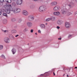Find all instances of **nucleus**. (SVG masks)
Returning <instances> with one entry per match:
<instances>
[{
	"label": "nucleus",
	"instance_id": "obj_17",
	"mask_svg": "<svg viewBox=\"0 0 77 77\" xmlns=\"http://www.w3.org/2000/svg\"><path fill=\"white\" fill-rule=\"evenodd\" d=\"M11 21L12 22H15L16 21V19L14 17H12L11 19Z\"/></svg>",
	"mask_w": 77,
	"mask_h": 77
},
{
	"label": "nucleus",
	"instance_id": "obj_54",
	"mask_svg": "<svg viewBox=\"0 0 77 77\" xmlns=\"http://www.w3.org/2000/svg\"><path fill=\"white\" fill-rule=\"evenodd\" d=\"M28 45H29V44H28Z\"/></svg>",
	"mask_w": 77,
	"mask_h": 77
},
{
	"label": "nucleus",
	"instance_id": "obj_50",
	"mask_svg": "<svg viewBox=\"0 0 77 77\" xmlns=\"http://www.w3.org/2000/svg\"><path fill=\"white\" fill-rule=\"evenodd\" d=\"M65 75V74H64L63 75V76H64Z\"/></svg>",
	"mask_w": 77,
	"mask_h": 77
},
{
	"label": "nucleus",
	"instance_id": "obj_9",
	"mask_svg": "<svg viewBox=\"0 0 77 77\" xmlns=\"http://www.w3.org/2000/svg\"><path fill=\"white\" fill-rule=\"evenodd\" d=\"M22 2H23V1L22 0H17V5H21V3H22Z\"/></svg>",
	"mask_w": 77,
	"mask_h": 77
},
{
	"label": "nucleus",
	"instance_id": "obj_24",
	"mask_svg": "<svg viewBox=\"0 0 77 77\" xmlns=\"http://www.w3.org/2000/svg\"><path fill=\"white\" fill-rule=\"evenodd\" d=\"M7 20H3V23L4 24H7Z\"/></svg>",
	"mask_w": 77,
	"mask_h": 77
},
{
	"label": "nucleus",
	"instance_id": "obj_39",
	"mask_svg": "<svg viewBox=\"0 0 77 77\" xmlns=\"http://www.w3.org/2000/svg\"><path fill=\"white\" fill-rule=\"evenodd\" d=\"M57 29H60V27L59 26H57Z\"/></svg>",
	"mask_w": 77,
	"mask_h": 77
},
{
	"label": "nucleus",
	"instance_id": "obj_33",
	"mask_svg": "<svg viewBox=\"0 0 77 77\" xmlns=\"http://www.w3.org/2000/svg\"><path fill=\"white\" fill-rule=\"evenodd\" d=\"M2 32H4V33H6V32H7V30H2Z\"/></svg>",
	"mask_w": 77,
	"mask_h": 77
},
{
	"label": "nucleus",
	"instance_id": "obj_3",
	"mask_svg": "<svg viewBox=\"0 0 77 77\" xmlns=\"http://www.w3.org/2000/svg\"><path fill=\"white\" fill-rule=\"evenodd\" d=\"M65 27L66 28H70L71 27V24L69 23L66 22L65 23Z\"/></svg>",
	"mask_w": 77,
	"mask_h": 77
},
{
	"label": "nucleus",
	"instance_id": "obj_22",
	"mask_svg": "<svg viewBox=\"0 0 77 77\" xmlns=\"http://www.w3.org/2000/svg\"><path fill=\"white\" fill-rule=\"evenodd\" d=\"M16 10L17 13H18V12H21V9L20 8H17Z\"/></svg>",
	"mask_w": 77,
	"mask_h": 77
},
{
	"label": "nucleus",
	"instance_id": "obj_29",
	"mask_svg": "<svg viewBox=\"0 0 77 77\" xmlns=\"http://www.w3.org/2000/svg\"><path fill=\"white\" fill-rule=\"evenodd\" d=\"M3 15H4V16H5V17H8V15H7V14L5 13H3Z\"/></svg>",
	"mask_w": 77,
	"mask_h": 77
},
{
	"label": "nucleus",
	"instance_id": "obj_42",
	"mask_svg": "<svg viewBox=\"0 0 77 77\" xmlns=\"http://www.w3.org/2000/svg\"><path fill=\"white\" fill-rule=\"evenodd\" d=\"M19 36V35H16L15 36V37H16V38H17V36Z\"/></svg>",
	"mask_w": 77,
	"mask_h": 77
},
{
	"label": "nucleus",
	"instance_id": "obj_46",
	"mask_svg": "<svg viewBox=\"0 0 77 77\" xmlns=\"http://www.w3.org/2000/svg\"><path fill=\"white\" fill-rule=\"evenodd\" d=\"M75 14H77V11H76V12H75Z\"/></svg>",
	"mask_w": 77,
	"mask_h": 77
},
{
	"label": "nucleus",
	"instance_id": "obj_4",
	"mask_svg": "<svg viewBox=\"0 0 77 77\" xmlns=\"http://www.w3.org/2000/svg\"><path fill=\"white\" fill-rule=\"evenodd\" d=\"M32 23L31 22H28L27 23V26L29 27H32Z\"/></svg>",
	"mask_w": 77,
	"mask_h": 77
},
{
	"label": "nucleus",
	"instance_id": "obj_38",
	"mask_svg": "<svg viewBox=\"0 0 77 77\" xmlns=\"http://www.w3.org/2000/svg\"><path fill=\"white\" fill-rule=\"evenodd\" d=\"M72 36V35H69L68 36L69 38H70V37H71Z\"/></svg>",
	"mask_w": 77,
	"mask_h": 77
},
{
	"label": "nucleus",
	"instance_id": "obj_32",
	"mask_svg": "<svg viewBox=\"0 0 77 77\" xmlns=\"http://www.w3.org/2000/svg\"><path fill=\"white\" fill-rule=\"evenodd\" d=\"M1 57H3L4 59H5V57L3 55H2L1 56Z\"/></svg>",
	"mask_w": 77,
	"mask_h": 77
},
{
	"label": "nucleus",
	"instance_id": "obj_13",
	"mask_svg": "<svg viewBox=\"0 0 77 77\" xmlns=\"http://www.w3.org/2000/svg\"><path fill=\"white\" fill-rule=\"evenodd\" d=\"M40 27H41L42 29H45V25H44V24H42L40 25Z\"/></svg>",
	"mask_w": 77,
	"mask_h": 77
},
{
	"label": "nucleus",
	"instance_id": "obj_19",
	"mask_svg": "<svg viewBox=\"0 0 77 77\" xmlns=\"http://www.w3.org/2000/svg\"><path fill=\"white\" fill-rule=\"evenodd\" d=\"M46 74L45 73L43 74H42L40 75L39 76H38V77H45L46 75Z\"/></svg>",
	"mask_w": 77,
	"mask_h": 77
},
{
	"label": "nucleus",
	"instance_id": "obj_31",
	"mask_svg": "<svg viewBox=\"0 0 77 77\" xmlns=\"http://www.w3.org/2000/svg\"><path fill=\"white\" fill-rule=\"evenodd\" d=\"M71 14H71V13L69 12V13H67V16H69V15H71Z\"/></svg>",
	"mask_w": 77,
	"mask_h": 77
},
{
	"label": "nucleus",
	"instance_id": "obj_51",
	"mask_svg": "<svg viewBox=\"0 0 77 77\" xmlns=\"http://www.w3.org/2000/svg\"><path fill=\"white\" fill-rule=\"evenodd\" d=\"M47 23H46V24H46V25H47Z\"/></svg>",
	"mask_w": 77,
	"mask_h": 77
},
{
	"label": "nucleus",
	"instance_id": "obj_11",
	"mask_svg": "<svg viewBox=\"0 0 77 77\" xmlns=\"http://www.w3.org/2000/svg\"><path fill=\"white\" fill-rule=\"evenodd\" d=\"M23 15H28V12L26 11H23Z\"/></svg>",
	"mask_w": 77,
	"mask_h": 77
},
{
	"label": "nucleus",
	"instance_id": "obj_26",
	"mask_svg": "<svg viewBox=\"0 0 77 77\" xmlns=\"http://www.w3.org/2000/svg\"><path fill=\"white\" fill-rule=\"evenodd\" d=\"M3 48V45H0V50H2Z\"/></svg>",
	"mask_w": 77,
	"mask_h": 77
},
{
	"label": "nucleus",
	"instance_id": "obj_5",
	"mask_svg": "<svg viewBox=\"0 0 77 77\" xmlns=\"http://www.w3.org/2000/svg\"><path fill=\"white\" fill-rule=\"evenodd\" d=\"M4 41L6 43H9L10 39L8 38H6L4 39Z\"/></svg>",
	"mask_w": 77,
	"mask_h": 77
},
{
	"label": "nucleus",
	"instance_id": "obj_28",
	"mask_svg": "<svg viewBox=\"0 0 77 77\" xmlns=\"http://www.w3.org/2000/svg\"><path fill=\"white\" fill-rule=\"evenodd\" d=\"M27 31V28H25L23 31V32H26Z\"/></svg>",
	"mask_w": 77,
	"mask_h": 77
},
{
	"label": "nucleus",
	"instance_id": "obj_14",
	"mask_svg": "<svg viewBox=\"0 0 77 77\" xmlns=\"http://www.w3.org/2000/svg\"><path fill=\"white\" fill-rule=\"evenodd\" d=\"M57 24H58V25H61L62 24V21L60 20H58L57 21Z\"/></svg>",
	"mask_w": 77,
	"mask_h": 77
},
{
	"label": "nucleus",
	"instance_id": "obj_27",
	"mask_svg": "<svg viewBox=\"0 0 77 77\" xmlns=\"http://www.w3.org/2000/svg\"><path fill=\"white\" fill-rule=\"evenodd\" d=\"M51 20V18H48L47 19H46L45 20L46 21H49Z\"/></svg>",
	"mask_w": 77,
	"mask_h": 77
},
{
	"label": "nucleus",
	"instance_id": "obj_10",
	"mask_svg": "<svg viewBox=\"0 0 77 77\" xmlns=\"http://www.w3.org/2000/svg\"><path fill=\"white\" fill-rule=\"evenodd\" d=\"M5 12L7 14H10V15H12V14H11V13L10 11V10L8 9H6L5 10Z\"/></svg>",
	"mask_w": 77,
	"mask_h": 77
},
{
	"label": "nucleus",
	"instance_id": "obj_21",
	"mask_svg": "<svg viewBox=\"0 0 77 77\" xmlns=\"http://www.w3.org/2000/svg\"><path fill=\"white\" fill-rule=\"evenodd\" d=\"M11 11H13V12L14 13V14H17V9H16L15 10H13V8L12 9V10Z\"/></svg>",
	"mask_w": 77,
	"mask_h": 77
},
{
	"label": "nucleus",
	"instance_id": "obj_53",
	"mask_svg": "<svg viewBox=\"0 0 77 77\" xmlns=\"http://www.w3.org/2000/svg\"><path fill=\"white\" fill-rule=\"evenodd\" d=\"M67 77H69V76H68V75H67Z\"/></svg>",
	"mask_w": 77,
	"mask_h": 77
},
{
	"label": "nucleus",
	"instance_id": "obj_2",
	"mask_svg": "<svg viewBox=\"0 0 77 77\" xmlns=\"http://www.w3.org/2000/svg\"><path fill=\"white\" fill-rule=\"evenodd\" d=\"M39 10L40 12H44V11H45V8H44V7H40L39 8Z\"/></svg>",
	"mask_w": 77,
	"mask_h": 77
},
{
	"label": "nucleus",
	"instance_id": "obj_16",
	"mask_svg": "<svg viewBox=\"0 0 77 77\" xmlns=\"http://www.w3.org/2000/svg\"><path fill=\"white\" fill-rule=\"evenodd\" d=\"M12 52L13 53V54H15V53H16V49H15L13 48L12 50Z\"/></svg>",
	"mask_w": 77,
	"mask_h": 77
},
{
	"label": "nucleus",
	"instance_id": "obj_44",
	"mask_svg": "<svg viewBox=\"0 0 77 77\" xmlns=\"http://www.w3.org/2000/svg\"><path fill=\"white\" fill-rule=\"evenodd\" d=\"M53 75H55V73H54V72H53Z\"/></svg>",
	"mask_w": 77,
	"mask_h": 77
},
{
	"label": "nucleus",
	"instance_id": "obj_25",
	"mask_svg": "<svg viewBox=\"0 0 77 77\" xmlns=\"http://www.w3.org/2000/svg\"><path fill=\"white\" fill-rule=\"evenodd\" d=\"M12 32L13 33H17V31L15 30H14L12 31Z\"/></svg>",
	"mask_w": 77,
	"mask_h": 77
},
{
	"label": "nucleus",
	"instance_id": "obj_18",
	"mask_svg": "<svg viewBox=\"0 0 77 77\" xmlns=\"http://www.w3.org/2000/svg\"><path fill=\"white\" fill-rule=\"evenodd\" d=\"M8 36L9 38H11L12 39H14V37L13 36V35L11 34H10L8 35Z\"/></svg>",
	"mask_w": 77,
	"mask_h": 77
},
{
	"label": "nucleus",
	"instance_id": "obj_1",
	"mask_svg": "<svg viewBox=\"0 0 77 77\" xmlns=\"http://www.w3.org/2000/svg\"><path fill=\"white\" fill-rule=\"evenodd\" d=\"M5 8L6 9H8L10 11H12L13 8L11 5H5L4 6Z\"/></svg>",
	"mask_w": 77,
	"mask_h": 77
},
{
	"label": "nucleus",
	"instance_id": "obj_40",
	"mask_svg": "<svg viewBox=\"0 0 77 77\" xmlns=\"http://www.w3.org/2000/svg\"><path fill=\"white\" fill-rule=\"evenodd\" d=\"M69 6H70V7H72V6H71V4H69Z\"/></svg>",
	"mask_w": 77,
	"mask_h": 77
},
{
	"label": "nucleus",
	"instance_id": "obj_23",
	"mask_svg": "<svg viewBox=\"0 0 77 77\" xmlns=\"http://www.w3.org/2000/svg\"><path fill=\"white\" fill-rule=\"evenodd\" d=\"M5 0V2H7V3H11V0Z\"/></svg>",
	"mask_w": 77,
	"mask_h": 77
},
{
	"label": "nucleus",
	"instance_id": "obj_35",
	"mask_svg": "<svg viewBox=\"0 0 77 77\" xmlns=\"http://www.w3.org/2000/svg\"><path fill=\"white\" fill-rule=\"evenodd\" d=\"M0 2H1V3L4 2V0H0Z\"/></svg>",
	"mask_w": 77,
	"mask_h": 77
},
{
	"label": "nucleus",
	"instance_id": "obj_41",
	"mask_svg": "<svg viewBox=\"0 0 77 77\" xmlns=\"http://www.w3.org/2000/svg\"><path fill=\"white\" fill-rule=\"evenodd\" d=\"M41 31H40V30H38V33H41Z\"/></svg>",
	"mask_w": 77,
	"mask_h": 77
},
{
	"label": "nucleus",
	"instance_id": "obj_43",
	"mask_svg": "<svg viewBox=\"0 0 77 77\" xmlns=\"http://www.w3.org/2000/svg\"><path fill=\"white\" fill-rule=\"evenodd\" d=\"M58 39L59 40H61L62 39V38H58Z\"/></svg>",
	"mask_w": 77,
	"mask_h": 77
},
{
	"label": "nucleus",
	"instance_id": "obj_37",
	"mask_svg": "<svg viewBox=\"0 0 77 77\" xmlns=\"http://www.w3.org/2000/svg\"><path fill=\"white\" fill-rule=\"evenodd\" d=\"M30 32L31 33H33V29H31L30 30Z\"/></svg>",
	"mask_w": 77,
	"mask_h": 77
},
{
	"label": "nucleus",
	"instance_id": "obj_52",
	"mask_svg": "<svg viewBox=\"0 0 77 77\" xmlns=\"http://www.w3.org/2000/svg\"><path fill=\"white\" fill-rule=\"evenodd\" d=\"M75 1L76 2H77V0H75Z\"/></svg>",
	"mask_w": 77,
	"mask_h": 77
},
{
	"label": "nucleus",
	"instance_id": "obj_12",
	"mask_svg": "<svg viewBox=\"0 0 77 77\" xmlns=\"http://www.w3.org/2000/svg\"><path fill=\"white\" fill-rule=\"evenodd\" d=\"M61 13L62 14H66V11L65 10H62L61 11Z\"/></svg>",
	"mask_w": 77,
	"mask_h": 77
},
{
	"label": "nucleus",
	"instance_id": "obj_15",
	"mask_svg": "<svg viewBox=\"0 0 77 77\" xmlns=\"http://www.w3.org/2000/svg\"><path fill=\"white\" fill-rule=\"evenodd\" d=\"M56 5H57V2H54L51 3V6H55Z\"/></svg>",
	"mask_w": 77,
	"mask_h": 77
},
{
	"label": "nucleus",
	"instance_id": "obj_36",
	"mask_svg": "<svg viewBox=\"0 0 77 77\" xmlns=\"http://www.w3.org/2000/svg\"><path fill=\"white\" fill-rule=\"evenodd\" d=\"M12 5H13V6H15V5H16L15 3H14V2L13 3H12Z\"/></svg>",
	"mask_w": 77,
	"mask_h": 77
},
{
	"label": "nucleus",
	"instance_id": "obj_6",
	"mask_svg": "<svg viewBox=\"0 0 77 77\" xmlns=\"http://www.w3.org/2000/svg\"><path fill=\"white\" fill-rule=\"evenodd\" d=\"M29 21H32L34 20V17L32 15H30L29 16Z\"/></svg>",
	"mask_w": 77,
	"mask_h": 77
},
{
	"label": "nucleus",
	"instance_id": "obj_30",
	"mask_svg": "<svg viewBox=\"0 0 77 77\" xmlns=\"http://www.w3.org/2000/svg\"><path fill=\"white\" fill-rule=\"evenodd\" d=\"M22 21V20H21V19H19L18 21V22L19 23H21V22Z\"/></svg>",
	"mask_w": 77,
	"mask_h": 77
},
{
	"label": "nucleus",
	"instance_id": "obj_20",
	"mask_svg": "<svg viewBox=\"0 0 77 77\" xmlns=\"http://www.w3.org/2000/svg\"><path fill=\"white\" fill-rule=\"evenodd\" d=\"M51 20L52 21H55L56 20V18L54 17H52L51 18Z\"/></svg>",
	"mask_w": 77,
	"mask_h": 77
},
{
	"label": "nucleus",
	"instance_id": "obj_45",
	"mask_svg": "<svg viewBox=\"0 0 77 77\" xmlns=\"http://www.w3.org/2000/svg\"><path fill=\"white\" fill-rule=\"evenodd\" d=\"M2 15V12L0 11V15Z\"/></svg>",
	"mask_w": 77,
	"mask_h": 77
},
{
	"label": "nucleus",
	"instance_id": "obj_49",
	"mask_svg": "<svg viewBox=\"0 0 77 77\" xmlns=\"http://www.w3.org/2000/svg\"><path fill=\"white\" fill-rule=\"evenodd\" d=\"M35 35H37V33H35Z\"/></svg>",
	"mask_w": 77,
	"mask_h": 77
},
{
	"label": "nucleus",
	"instance_id": "obj_34",
	"mask_svg": "<svg viewBox=\"0 0 77 77\" xmlns=\"http://www.w3.org/2000/svg\"><path fill=\"white\" fill-rule=\"evenodd\" d=\"M30 8H31V9H32V8H33L34 7H33V5H31L30 6Z\"/></svg>",
	"mask_w": 77,
	"mask_h": 77
},
{
	"label": "nucleus",
	"instance_id": "obj_8",
	"mask_svg": "<svg viewBox=\"0 0 77 77\" xmlns=\"http://www.w3.org/2000/svg\"><path fill=\"white\" fill-rule=\"evenodd\" d=\"M60 7L59 6H56L54 8V10L55 11H59V10Z\"/></svg>",
	"mask_w": 77,
	"mask_h": 77
},
{
	"label": "nucleus",
	"instance_id": "obj_48",
	"mask_svg": "<svg viewBox=\"0 0 77 77\" xmlns=\"http://www.w3.org/2000/svg\"><path fill=\"white\" fill-rule=\"evenodd\" d=\"M34 0V1H37V0Z\"/></svg>",
	"mask_w": 77,
	"mask_h": 77
},
{
	"label": "nucleus",
	"instance_id": "obj_47",
	"mask_svg": "<svg viewBox=\"0 0 77 77\" xmlns=\"http://www.w3.org/2000/svg\"><path fill=\"white\" fill-rule=\"evenodd\" d=\"M75 69L76 68H77V67H75Z\"/></svg>",
	"mask_w": 77,
	"mask_h": 77
},
{
	"label": "nucleus",
	"instance_id": "obj_7",
	"mask_svg": "<svg viewBox=\"0 0 77 77\" xmlns=\"http://www.w3.org/2000/svg\"><path fill=\"white\" fill-rule=\"evenodd\" d=\"M53 14L54 15H57V16H58L60 14V13L59 11H55L53 13Z\"/></svg>",
	"mask_w": 77,
	"mask_h": 77
}]
</instances>
